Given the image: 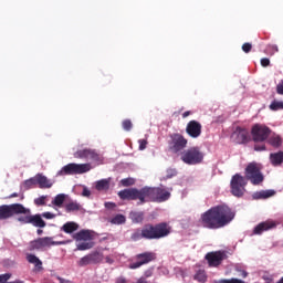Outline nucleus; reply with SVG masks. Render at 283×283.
I'll return each instance as SVG.
<instances>
[{
    "mask_svg": "<svg viewBox=\"0 0 283 283\" xmlns=\"http://www.w3.org/2000/svg\"><path fill=\"white\" fill-rule=\"evenodd\" d=\"M120 200H139L138 205L147 202H167L171 192L163 187L128 188L117 193Z\"/></svg>",
    "mask_w": 283,
    "mask_h": 283,
    "instance_id": "nucleus-1",
    "label": "nucleus"
},
{
    "mask_svg": "<svg viewBox=\"0 0 283 283\" xmlns=\"http://www.w3.org/2000/svg\"><path fill=\"white\" fill-rule=\"evenodd\" d=\"M235 219V211L227 205H219L208 209L200 217V222L205 229H224Z\"/></svg>",
    "mask_w": 283,
    "mask_h": 283,
    "instance_id": "nucleus-2",
    "label": "nucleus"
},
{
    "mask_svg": "<svg viewBox=\"0 0 283 283\" xmlns=\"http://www.w3.org/2000/svg\"><path fill=\"white\" fill-rule=\"evenodd\" d=\"M171 234V226L167 222L147 223L143 229H135L130 234L133 242L138 240H163Z\"/></svg>",
    "mask_w": 283,
    "mask_h": 283,
    "instance_id": "nucleus-3",
    "label": "nucleus"
},
{
    "mask_svg": "<svg viewBox=\"0 0 283 283\" xmlns=\"http://www.w3.org/2000/svg\"><path fill=\"white\" fill-rule=\"evenodd\" d=\"M22 213H30V209L21 203H11L0 206V220H10L14 216H22Z\"/></svg>",
    "mask_w": 283,
    "mask_h": 283,
    "instance_id": "nucleus-4",
    "label": "nucleus"
},
{
    "mask_svg": "<svg viewBox=\"0 0 283 283\" xmlns=\"http://www.w3.org/2000/svg\"><path fill=\"white\" fill-rule=\"evenodd\" d=\"M245 180H250L252 185L258 186L264 182V175H262V166L255 161L248 164L245 167Z\"/></svg>",
    "mask_w": 283,
    "mask_h": 283,
    "instance_id": "nucleus-5",
    "label": "nucleus"
},
{
    "mask_svg": "<svg viewBox=\"0 0 283 283\" xmlns=\"http://www.w3.org/2000/svg\"><path fill=\"white\" fill-rule=\"evenodd\" d=\"M181 160L185 165H200L205 160V153L200 150V147H190L181 153Z\"/></svg>",
    "mask_w": 283,
    "mask_h": 283,
    "instance_id": "nucleus-6",
    "label": "nucleus"
},
{
    "mask_svg": "<svg viewBox=\"0 0 283 283\" xmlns=\"http://www.w3.org/2000/svg\"><path fill=\"white\" fill-rule=\"evenodd\" d=\"M67 241H54L53 237L38 238L30 242V251H41L43 249H50V247H61L66 244Z\"/></svg>",
    "mask_w": 283,
    "mask_h": 283,
    "instance_id": "nucleus-7",
    "label": "nucleus"
},
{
    "mask_svg": "<svg viewBox=\"0 0 283 283\" xmlns=\"http://www.w3.org/2000/svg\"><path fill=\"white\" fill-rule=\"evenodd\" d=\"M92 170L91 164H69L62 167L61 170L57 171V176H76L81 174H87V171Z\"/></svg>",
    "mask_w": 283,
    "mask_h": 283,
    "instance_id": "nucleus-8",
    "label": "nucleus"
},
{
    "mask_svg": "<svg viewBox=\"0 0 283 283\" xmlns=\"http://www.w3.org/2000/svg\"><path fill=\"white\" fill-rule=\"evenodd\" d=\"M72 238L75 242H82L76 245L77 251H90V249H94V242H90L92 240V232L90 230H81L74 233Z\"/></svg>",
    "mask_w": 283,
    "mask_h": 283,
    "instance_id": "nucleus-9",
    "label": "nucleus"
},
{
    "mask_svg": "<svg viewBox=\"0 0 283 283\" xmlns=\"http://www.w3.org/2000/svg\"><path fill=\"white\" fill-rule=\"evenodd\" d=\"M169 138L168 149L171 154H180V151L187 148V144L189 143L185 136L178 133L171 134Z\"/></svg>",
    "mask_w": 283,
    "mask_h": 283,
    "instance_id": "nucleus-10",
    "label": "nucleus"
},
{
    "mask_svg": "<svg viewBox=\"0 0 283 283\" xmlns=\"http://www.w3.org/2000/svg\"><path fill=\"white\" fill-rule=\"evenodd\" d=\"M230 187L232 196L242 198L247 191V179L242 175L235 174L230 181Z\"/></svg>",
    "mask_w": 283,
    "mask_h": 283,
    "instance_id": "nucleus-11",
    "label": "nucleus"
},
{
    "mask_svg": "<svg viewBox=\"0 0 283 283\" xmlns=\"http://www.w3.org/2000/svg\"><path fill=\"white\" fill-rule=\"evenodd\" d=\"M251 134L254 143H264L271 136V128L264 124H255L252 126Z\"/></svg>",
    "mask_w": 283,
    "mask_h": 283,
    "instance_id": "nucleus-12",
    "label": "nucleus"
},
{
    "mask_svg": "<svg viewBox=\"0 0 283 283\" xmlns=\"http://www.w3.org/2000/svg\"><path fill=\"white\" fill-rule=\"evenodd\" d=\"M156 258H157L156 252L146 251V252L136 254L135 255L136 262L130 263L128 265V269H132V270L140 269V266H145V264H149V262L156 261Z\"/></svg>",
    "mask_w": 283,
    "mask_h": 283,
    "instance_id": "nucleus-13",
    "label": "nucleus"
},
{
    "mask_svg": "<svg viewBox=\"0 0 283 283\" xmlns=\"http://www.w3.org/2000/svg\"><path fill=\"white\" fill-rule=\"evenodd\" d=\"M32 211L30 210V213H22V216L18 217V222H21V224H32L33 227H39L40 229L45 228V221L43 218H41V214H31Z\"/></svg>",
    "mask_w": 283,
    "mask_h": 283,
    "instance_id": "nucleus-14",
    "label": "nucleus"
},
{
    "mask_svg": "<svg viewBox=\"0 0 283 283\" xmlns=\"http://www.w3.org/2000/svg\"><path fill=\"white\" fill-rule=\"evenodd\" d=\"M74 158H81L85 160H92V163H101L103 159L96 150L92 148L78 149L74 153Z\"/></svg>",
    "mask_w": 283,
    "mask_h": 283,
    "instance_id": "nucleus-15",
    "label": "nucleus"
},
{
    "mask_svg": "<svg viewBox=\"0 0 283 283\" xmlns=\"http://www.w3.org/2000/svg\"><path fill=\"white\" fill-rule=\"evenodd\" d=\"M103 259H104L103 253L98 251H94L81 258L77 264L78 266H87L90 264H101V262H103Z\"/></svg>",
    "mask_w": 283,
    "mask_h": 283,
    "instance_id": "nucleus-16",
    "label": "nucleus"
},
{
    "mask_svg": "<svg viewBox=\"0 0 283 283\" xmlns=\"http://www.w3.org/2000/svg\"><path fill=\"white\" fill-rule=\"evenodd\" d=\"M231 138L234 140V143H237V145H247V143L251 140L249 130L240 126H238L235 130L232 133Z\"/></svg>",
    "mask_w": 283,
    "mask_h": 283,
    "instance_id": "nucleus-17",
    "label": "nucleus"
},
{
    "mask_svg": "<svg viewBox=\"0 0 283 283\" xmlns=\"http://www.w3.org/2000/svg\"><path fill=\"white\" fill-rule=\"evenodd\" d=\"M186 134L190 138H200L202 136V124L196 119L190 120L186 126Z\"/></svg>",
    "mask_w": 283,
    "mask_h": 283,
    "instance_id": "nucleus-18",
    "label": "nucleus"
},
{
    "mask_svg": "<svg viewBox=\"0 0 283 283\" xmlns=\"http://www.w3.org/2000/svg\"><path fill=\"white\" fill-rule=\"evenodd\" d=\"M224 252H209L206 254V260L209 266H220V264H222V261L224 260Z\"/></svg>",
    "mask_w": 283,
    "mask_h": 283,
    "instance_id": "nucleus-19",
    "label": "nucleus"
},
{
    "mask_svg": "<svg viewBox=\"0 0 283 283\" xmlns=\"http://www.w3.org/2000/svg\"><path fill=\"white\" fill-rule=\"evenodd\" d=\"M276 227L277 223H275L273 220L263 221L254 228L253 233L255 235H262L264 231H271V229H275Z\"/></svg>",
    "mask_w": 283,
    "mask_h": 283,
    "instance_id": "nucleus-20",
    "label": "nucleus"
},
{
    "mask_svg": "<svg viewBox=\"0 0 283 283\" xmlns=\"http://www.w3.org/2000/svg\"><path fill=\"white\" fill-rule=\"evenodd\" d=\"M35 181L40 189H51L52 185H54L52 180L41 174L35 175Z\"/></svg>",
    "mask_w": 283,
    "mask_h": 283,
    "instance_id": "nucleus-21",
    "label": "nucleus"
},
{
    "mask_svg": "<svg viewBox=\"0 0 283 283\" xmlns=\"http://www.w3.org/2000/svg\"><path fill=\"white\" fill-rule=\"evenodd\" d=\"M275 196V190H260L252 195L253 200H266L268 198H273Z\"/></svg>",
    "mask_w": 283,
    "mask_h": 283,
    "instance_id": "nucleus-22",
    "label": "nucleus"
},
{
    "mask_svg": "<svg viewBox=\"0 0 283 283\" xmlns=\"http://www.w3.org/2000/svg\"><path fill=\"white\" fill-rule=\"evenodd\" d=\"M61 230L64 231V233L72 234L74 231H78V223L69 221L62 226Z\"/></svg>",
    "mask_w": 283,
    "mask_h": 283,
    "instance_id": "nucleus-23",
    "label": "nucleus"
},
{
    "mask_svg": "<svg viewBox=\"0 0 283 283\" xmlns=\"http://www.w3.org/2000/svg\"><path fill=\"white\" fill-rule=\"evenodd\" d=\"M270 160L274 167L282 165L283 163V151L273 153L270 155Z\"/></svg>",
    "mask_w": 283,
    "mask_h": 283,
    "instance_id": "nucleus-24",
    "label": "nucleus"
},
{
    "mask_svg": "<svg viewBox=\"0 0 283 283\" xmlns=\"http://www.w3.org/2000/svg\"><path fill=\"white\" fill-rule=\"evenodd\" d=\"M95 189L97 191H107V189H109V179H101L96 181Z\"/></svg>",
    "mask_w": 283,
    "mask_h": 283,
    "instance_id": "nucleus-25",
    "label": "nucleus"
},
{
    "mask_svg": "<svg viewBox=\"0 0 283 283\" xmlns=\"http://www.w3.org/2000/svg\"><path fill=\"white\" fill-rule=\"evenodd\" d=\"M269 145L277 149L279 147H282V137L279 135H274L268 139Z\"/></svg>",
    "mask_w": 283,
    "mask_h": 283,
    "instance_id": "nucleus-26",
    "label": "nucleus"
},
{
    "mask_svg": "<svg viewBox=\"0 0 283 283\" xmlns=\"http://www.w3.org/2000/svg\"><path fill=\"white\" fill-rule=\"evenodd\" d=\"M130 219L135 224H140L145 220V213L143 212H130Z\"/></svg>",
    "mask_w": 283,
    "mask_h": 283,
    "instance_id": "nucleus-27",
    "label": "nucleus"
},
{
    "mask_svg": "<svg viewBox=\"0 0 283 283\" xmlns=\"http://www.w3.org/2000/svg\"><path fill=\"white\" fill-rule=\"evenodd\" d=\"M27 260L28 262H30V264H35L38 269H41V266H43V262H41L39 258L34 254L27 255Z\"/></svg>",
    "mask_w": 283,
    "mask_h": 283,
    "instance_id": "nucleus-28",
    "label": "nucleus"
},
{
    "mask_svg": "<svg viewBox=\"0 0 283 283\" xmlns=\"http://www.w3.org/2000/svg\"><path fill=\"white\" fill-rule=\"evenodd\" d=\"M65 209L67 211V213H72V211H81V206L78 205V202H70L66 203Z\"/></svg>",
    "mask_w": 283,
    "mask_h": 283,
    "instance_id": "nucleus-29",
    "label": "nucleus"
},
{
    "mask_svg": "<svg viewBox=\"0 0 283 283\" xmlns=\"http://www.w3.org/2000/svg\"><path fill=\"white\" fill-rule=\"evenodd\" d=\"M269 107L271 112H280V109H283V102L274 99Z\"/></svg>",
    "mask_w": 283,
    "mask_h": 283,
    "instance_id": "nucleus-30",
    "label": "nucleus"
},
{
    "mask_svg": "<svg viewBox=\"0 0 283 283\" xmlns=\"http://www.w3.org/2000/svg\"><path fill=\"white\" fill-rule=\"evenodd\" d=\"M63 202H65V195L60 193L55 196L54 200L52 201V205H54L55 207H62Z\"/></svg>",
    "mask_w": 283,
    "mask_h": 283,
    "instance_id": "nucleus-31",
    "label": "nucleus"
},
{
    "mask_svg": "<svg viewBox=\"0 0 283 283\" xmlns=\"http://www.w3.org/2000/svg\"><path fill=\"white\" fill-rule=\"evenodd\" d=\"M126 218L123 214H116L112 220V224H125Z\"/></svg>",
    "mask_w": 283,
    "mask_h": 283,
    "instance_id": "nucleus-32",
    "label": "nucleus"
},
{
    "mask_svg": "<svg viewBox=\"0 0 283 283\" xmlns=\"http://www.w3.org/2000/svg\"><path fill=\"white\" fill-rule=\"evenodd\" d=\"M195 280H197V282H207V272H205V270H199L195 274Z\"/></svg>",
    "mask_w": 283,
    "mask_h": 283,
    "instance_id": "nucleus-33",
    "label": "nucleus"
},
{
    "mask_svg": "<svg viewBox=\"0 0 283 283\" xmlns=\"http://www.w3.org/2000/svg\"><path fill=\"white\" fill-rule=\"evenodd\" d=\"M122 187H132L136 185V179L134 178H124L120 180Z\"/></svg>",
    "mask_w": 283,
    "mask_h": 283,
    "instance_id": "nucleus-34",
    "label": "nucleus"
},
{
    "mask_svg": "<svg viewBox=\"0 0 283 283\" xmlns=\"http://www.w3.org/2000/svg\"><path fill=\"white\" fill-rule=\"evenodd\" d=\"M23 186L24 189H32V187L36 186V176L25 180Z\"/></svg>",
    "mask_w": 283,
    "mask_h": 283,
    "instance_id": "nucleus-35",
    "label": "nucleus"
},
{
    "mask_svg": "<svg viewBox=\"0 0 283 283\" xmlns=\"http://www.w3.org/2000/svg\"><path fill=\"white\" fill-rule=\"evenodd\" d=\"M122 127L125 132H132V127H134V124L132 123V119H124L122 122Z\"/></svg>",
    "mask_w": 283,
    "mask_h": 283,
    "instance_id": "nucleus-36",
    "label": "nucleus"
},
{
    "mask_svg": "<svg viewBox=\"0 0 283 283\" xmlns=\"http://www.w3.org/2000/svg\"><path fill=\"white\" fill-rule=\"evenodd\" d=\"M34 205H36L38 207L45 206V196L34 199Z\"/></svg>",
    "mask_w": 283,
    "mask_h": 283,
    "instance_id": "nucleus-37",
    "label": "nucleus"
},
{
    "mask_svg": "<svg viewBox=\"0 0 283 283\" xmlns=\"http://www.w3.org/2000/svg\"><path fill=\"white\" fill-rule=\"evenodd\" d=\"M218 283H244V281L242 280H239V279H223V280H220Z\"/></svg>",
    "mask_w": 283,
    "mask_h": 283,
    "instance_id": "nucleus-38",
    "label": "nucleus"
},
{
    "mask_svg": "<svg viewBox=\"0 0 283 283\" xmlns=\"http://www.w3.org/2000/svg\"><path fill=\"white\" fill-rule=\"evenodd\" d=\"M242 50L245 52V54H249V52H251V50H253V45H251V43L245 42L242 45Z\"/></svg>",
    "mask_w": 283,
    "mask_h": 283,
    "instance_id": "nucleus-39",
    "label": "nucleus"
},
{
    "mask_svg": "<svg viewBox=\"0 0 283 283\" xmlns=\"http://www.w3.org/2000/svg\"><path fill=\"white\" fill-rule=\"evenodd\" d=\"M175 176H178V171L174 168H170L167 170V175H166V178H174Z\"/></svg>",
    "mask_w": 283,
    "mask_h": 283,
    "instance_id": "nucleus-40",
    "label": "nucleus"
},
{
    "mask_svg": "<svg viewBox=\"0 0 283 283\" xmlns=\"http://www.w3.org/2000/svg\"><path fill=\"white\" fill-rule=\"evenodd\" d=\"M266 51L271 52V54H275V52H279V49H277V45H275V44H269L266 46Z\"/></svg>",
    "mask_w": 283,
    "mask_h": 283,
    "instance_id": "nucleus-41",
    "label": "nucleus"
},
{
    "mask_svg": "<svg viewBox=\"0 0 283 283\" xmlns=\"http://www.w3.org/2000/svg\"><path fill=\"white\" fill-rule=\"evenodd\" d=\"M10 277H12V275L9 273L0 274V283H8V280H10Z\"/></svg>",
    "mask_w": 283,
    "mask_h": 283,
    "instance_id": "nucleus-42",
    "label": "nucleus"
},
{
    "mask_svg": "<svg viewBox=\"0 0 283 283\" xmlns=\"http://www.w3.org/2000/svg\"><path fill=\"white\" fill-rule=\"evenodd\" d=\"M254 151H266V145H264V144L254 145Z\"/></svg>",
    "mask_w": 283,
    "mask_h": 283,
    "instance_id": "nucleus-43",
    "label": "nucleus"
},
{
    "mask_svg": "<svg viewBox=\"0 0 283 283\" xmlns=\"http://www.w3.org/2000/svg\"><path fill=\"white\" fill-rule=\"evenodd\" d=\"M138 143L140 151L147 149V139H139Z\"/></svg>",
    "mask_w": 283,
    "mask_h": 283,
    "instance_id": "nucleus-44",
    "label": "nucleus"
},
{
    "mask_svg": "<svg viewBox=\"0 0 283 283\" xmlns=\"http://www.w3.org/2000/svg\"><path fill=\"white\" fill-rule=\"evenodd\" d=\"M261 65L262 67H269V65H271V60H269L268 57H262Z\"/></svg>",
    "mask_w": 283,
    "mask_h": 283,
    "instance_id": "nucleus-45",
    "label": "nucleus"
},
{
    "mask_svg": "<svg viewBox=\"0 0 283 283\" xmlns=\"http://www.w3.org/2000/svg\"><path fill=\"white\" fill-rule=\"evenodd\" d=\"M276 94L283 96V80L276 85Z\"/></svg>",
    "mask_w": 283,
    "mask_h": 283,
    "instance_id": "nucleus-46",
    "label": "nucleus"
},
{
    "mask_svg": "<svg viewBox=\"0 0 283 283\" xmlns=\"http://www.w3.org/2000/svg\"><path fill=\"white\" fill-rule=\"evenodd\" d=\"M42 216L46 219V220H52L54 218H56V214L52 213V212H44L42 213Z\"/></svg>",
    "mask_w": 283,
    "mask_h": 283,
    "instance_id": "nucleus-47",
    "label": "nucleus"
},
{
    "mask_svg": "<svg viewBox=\"0 0 283 283\" xmlns=\"http://www.w3.org/2000/svg\"><path fill=\"white\" fill-rule=\"evenodd\" d=\"M82 196L84 198H90V196H92V191H90V189H87V187H84L83 191H82Z\"/></svg>",
    "mask_w": 283,
    "mask_h": 283,
    "instance_id": "nucleus-48",
    "label": "nucleus"
},
{
    "mask_svg": "<svg viewBox=\"0 0 283 283\" xmlns=\"http://www.w3.org/2000/svg\"><path fill=\"white\" fill-rule=\"evenodd\" d=\"M115 283H127V279L119 276L115 280Z\"/></svg>",
    "mask_w": 283,
    "mask_h": 283,
    "instance_id": "nucleus-49",
    "label": "nucleus"
},
{
    "mask_svg": "<svg viewBox=\"0 0 283 283\" xmlns=\"http://www.w3.org/2000/svg\"><path fill=\"white\" fill-rule=\"evenodd\" d=\"M105 261H106V264H114V259H112L111 256H106Z\"/></svg>",
    "mask_w": 283,
    "mask_h": 283,
    "instance_id": "nucleus-50",
    "label": "nucleus"
},
{
    "mask_svg": "<svg viewBox=\"0 0 283 283\" xmlns=\"http://www.w3.org/2000/svg\"><path fill=\"white\" fill-rule=\"evenodd\" d=\"M188 116H191L190 111H186L185 113H182V118H187Z\"/></svg>",
    "mask_w": 283,
    "mask_h": 283,
    "instance_id": "nucleus-51",
    "label": "nucleus"
},
{
    "mask_svg": "<svg viewBox=\"0 0 283 283\" xmlns=\"http://www.w3.org/2000/svg\"><path fill=\"white\" fill-rule=\"evenodd\" d=\"M7 198H19V193H17V192H13V193H11L9 197H7Z\"/></svg>",
    "mask_w": 283,
    "mask_h": 283,
    "instance_id": "nucleus-52",
    "label": "nucleus"
},
{
    "mask_svg": "<svg viewBox=\"0 0 283 283\" xmlns=\"http://www.w3.org/2000/svg\"><path fill=\"white\" fill-rule=\"evenodd\" d=\"M136 283H147V280H145L144 277H140Z\"/></svg>",
    "mask_w": 283,
    "mask_h": 283,
    "instance_id": "nucleus-53",
    "label": "nucleus"
},
{
    "mask_svg": "<svg viewBox=\"0 0 283 283\" xmlns=\"http://www.w3.org/2000/svg\"><path fill=\"white\" fill-rule=\"evenodd\" d=\"M241 275H242V277H247L249 275V273H247V271H241Z\"/></svg>",
    "mask_w": 283,
    "mask_h": 283,
    "instance_id": "nucleus-54",
    "label": "nucleus"
},
{
    "mask_svg": "<svg viewBox=\"0 0 283 283\" xmlns=\"http://www.w3.org/2000/svg\"><path fill=\"white\" fill-rule=\"evenodd\" d=\"M8 283H25V282L18 280V281H12V282H8Z\"/></svg>",
    "mask_w": 283,
    "mask_h": 283,
    "instance_id": "nucleus-55",
    "label": "nucleus"
},
{
    "mask_svg": "<svg viewBox=\"0 0 283 283\" xmlns=\"http://www.w3.org/2000/svg\"><path fill=\"white\" fill-rule=\"evenodd\" d=\"M36 233H38V235H41L43 233V230L38 229Z\"/></svg>",
    "mask_w": 283,
    "mask_h": 283,
    "instance_id": "nucleus-56",
    "label": "nucleus"
},
{
    "mask_svg": "<svg viewBox=\"0 0 283 283\" xmlns=\"http://www.w3.org/2000/svg\"><path fill=\"white\" fill-rule=\"evenodd\" d=\"M276 283H283V276Z\"/></svg>",
    "mask_w": 283,
    "mask_h": 283,
    "instance_id": "nucleus-57",
    "label": "nucleus"
},
{
    "mask_svg": "<svg viewBox=\"0 0 283 283\" xmlns=\"http://www.w3.org/2000/svg\"><path fill=\"white\" fill-rule=\"evenodd\" d=\"M111 206H113V207H115V205L114 203H109Z\"/></svg>",
    "mask_w": 283,
    "mask_h": 283,
    "instance_id": "nucleus-58",
    "label": "nucleus"
}]
</instances>
